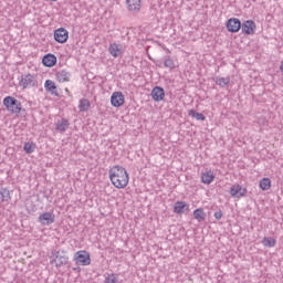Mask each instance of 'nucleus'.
I'll use <instances>...</instances> for the list:
<instances>
[{
	"instance_id": "1",
	"label": "nucleus",
	"mask_w": 283,
	"mask_h": 283,
	"mask_svg": "<svg viewBox=\"0 0 283 283\" xmlns=\"http://www.w3.org/2000/svg\"><path fill=\"white\" fill-rule=\"evenodd\" d=\"M108 174L111 182L116 189H125L129 185V174H127V170L123 166H113Z\"/></svg>"
},
{
	"instance_id": "2",
	"label": "nucleus",
	"mask_w": 283,
	"mask_h": 283,
	"mask_svg": "<svg viewBox=\"0 0 283 283\" xmlns=\"http://www.w3.org/2000/svg\"><path fill=\"white\" fill-rule=\"evenodd\" d=\"M3 105L11 114H21V102L19 99L7 96L3 98Z\"/></svg>"
},
{
	"instance_id": "3",
	"label": "nucleus",
	"mask_w": 283,
	"mask_h": 283,
	"mask_svg": "<svg viewBox=\"0 0 283 283\" xmlns=\"http://www.w3.org/2000/svg\"><path fill=\"white\" fill-rule=\"evenodd\" d=\"M75 264L81 266H90L92 264V259L90 258V252L87 251H77L74 254Z\"/></svg>"
},
{
	"instance_id": "4",
	"label": "nucleus",
	"mask_w": 283,
	"mask_h": 283,
	"mask_svg": "<svg viewBox=\"0 0 283 283\" xmlns=\"http://www.w3.org/2000/svg\"><path fill=\"white\" fill-rule=\"evenodd\" d=\"M56 220V216L53 212H43L39 216L38 222L43 227H50V224H54Z\"/></svg>"
},
{
	"instance_id": "5",
	"label": "nucleus",
	"mask_w": 283,
	"mask_h": 283,
	"mask_svg": "<svg viewBox=\"0 0 283 283\" xmlns=\"http://www.w3.org/2000/svg\"><path fill=\"white\" fill-rule=\"evenodd\" d=\"M226 28L228 32H232V34H235V32H240V28H242V22H240V19L238 18H230L226 23Z\"/></svg>"
},
{
	"instance_id": "6",
	"label": "nucleus",
	"mask_w": 283,
	"mask_h": 283,
	"mask_svg": "<svg viewBox=\"0 0 283 283\" xmlns=\"http://www.w3.org/2000/svg\"><path fill=\"white\" fill-rule=\"evenodd\" d=\"M20 87L27 90V87H34L36 85V77L32 74L22 75L19 83Z\"/></svg>"
},
{
	"instance_id": "7",
	"label": "nucleus",
	"mask_w": 283,
	"mask_h": 283,
	"mask_svg": "<svg viewBox=\"0 0 283 283\" xmlns=\"http://www.w3.org/2000/svg\"><path fill=\"white\" fill-rule=\"evenodd\" d=\"M67 39H70V32H67L65 28H60L54 31V40L57 43H67Z\"/></svg>"
},
{
	"instance_id": "8",
	"label": "nucleus",
	"mask_w": 283,
	"mask_h": 283,
	"mask_svg": "<svg viewBox=\"0 0 283 283\" xmlns=\"http://www.w3.org/2000/svg\"><path fill=\"white\" fill-rule=\"evenodd\" d=\"M111 105L113 107H123L125 105V95L122 92H115L111 96Z\"/></svg>"
},
{
	"instance_id": "9",
	"label": "nucleus",
	"mask_w": 283,
	"mask_h": 283,
	"mask_svg": "<svg viewBox=\"0 0 283 283\" xmlns=\"http://www.w3.org/2000/svg\"><path fill=\"white\" fill-rule=\"evenodd\" d=\"M150 95L155 103H160V101H165V88H163L161 86H155Z\"/></svg>"
},
{
	"instance_id": "10",
	"label": "nucleus",
	"mask_w": 283,
	"mask_h": 283,
	"mask_svg": "<svg viewBox=\"0 0 283 283\" xmlns=\"http://www.w3.org/2000/svg\"><path fill=\"white\" fill-rule=\"evenodd\" d=\"M230 196H232V198H244V196H247V188L240 185H233L230 188Z\"/></svg>"
},
{
	"instance_id": "11",
	"label": "nucleus",
	"mask_w": 283,
	"mask_h": 283,
	"mask_svg": "<svg viewBox=\"0 0 283 283\" xmlns=\"http://www.w3.org/2000/svg\"><path fill=\"white\" fill-rule=\"evenodd\" d=\"M255 28L256 25L253 20H247L241 24V30L243 34H255Z\"/></svg>"
},
{
	"instance_id": "12",
	"label": "nucleus",
	"mask_w": 283,
	"mask_h": 283,
	"mask_svg": "<svg viewBox=\"0 0 283 283\" xmlns=\"http://www.w3.org/2000/svg\"><path fill=\"white\" fill-rule=\"evenodd\" d=\"M109 54L114 56V59H118V56H123V46L117 43H113L108 48Z\"/></svg>"
},
{
	"instance_id": "13",
	"label": "nucleus",
	"mask_w": 283,
	"mask_h": 283,
	"mask_svg": "<svg viewBox=\"0 0 283 283\" xmlns=\"http://www.w3.org/2000/svg\"><path fill=\"white\" fill-rule=\"evenodd\" d=\"M42 63L45 67H54V65H56V55L52 53L44 55Z\"/></svg>"
},
{
	"instance_id": "14",
	"label": "nucleus",
	"mask_w": 283,
	"mask_h": 283,
	"mask_svg": "<svg viewBox=\"0 0 283 283\" xmlns=\"http://www.w3.org/2000/svg\"><path fill=\"white\" fill-rule=\"evenodd\" d=\"M69 128H70V120L65 118H61L60 120H57L55 126L56 132H60L61 134H63L64 132H67Z\"/></svg>"
},
{
	"instance_id": "15",
	"label": "nucleus",
	"mask_w": 283,
	"mask_h": 283,
	"mask_svg": "<svg viewBox=\"0 0 283 283\" xmlns=\"http://www.w3.org/2000/svg\"><path fill=\"white\" fill-rule=\"evenodd\" d=\"M46 92H50L52 96H59V91H56V84L52 80H46L44 83Z\"/></svg>"
},
{
	"instance_id": "16",
	"label": "nucleus",
	"mask_w": 283,
	"mask_h": 283,
	"mask_svg": "<svg viewBox=\"0 0 283 283\" xmlns=\"http://www.w3.org/2000/svg\"><path fill=\"white\" fill-rule=\"evenodd\" d=\"M174 211L175 213L182 214L185 211H189V205L185 201H177L175 202Z\"/></svg>"
},
{
	"instance_id": "17",
	"label": "nucleus",
	"mask_w": 283,
	"mask_h": 283,
	"mask_svg": "<svg viewBox=\"0 0 283 283\" xmlns=\"http://www.w3.org/2000/svg\"><path fill=\"white\" fill-rule=\"evenodd\" d=\"M56 81H59V83H67V81H70V76H72V74H70V72L65 71V70H61L57 71L56 74Z\"/></svg>"
},
{
	"instance_id": "18",
	"label": "nucleus",
	"mask_w": 283,
	"mask_h": 283,
	"mask_svg": "<svg viewBox=\"0 0 283 283\" xmlns=\"http://www.w3.org/2000/svg\"><path fill=\"white\" fill-rule=\"evenodd\" d=\"M214 179H216V176L211 170H208L201 174V182H203V185H211Z\"/></svg>"
},
{
	"instance_id": "19",
	"label": "nucleus",
	"mask_w": 283,
	"mask_h": 283,
	"mask_svg": "<svg viewBox=\"0 0 283 283\" xmlns=\"http://www.w3.org/2000/svg\"><path fill=\"white\" fill-rule=\"evenodd\" d=\"M129 12H140V0H126Z\"/></svg>"
},
{
	"instance_id": "20",
	"label": "nucleus",
	"mask_w": 283,
	"mask_h": 283,
	"mask_svg": "<svg viewBox=\"0 0 283 283\" xmlns=\"http://www.w3.org/2000/svg\"><path fill=\"white\" fill-rule=\"evenodd\" d=\"M193 218L195 220H198V222H203V220L207 218V213H205L202 208H198L193 211Z\"/></svg>"
},
{
	"instance_id": "21",
	"label": "nucleus",
	"mask_w": 283,
	"mask_h": 283,
	"mask_svg": "<svg viewBox=\"0 0 283 283\" xmlns=\"http://www.w3.org/2000/svg\"><path fill=\"white\" fill-rule=\"evenodd\" d=\"M188 116L196 118V120H207V117L202 113H198L195 109L188 111Z\"/></svg>"
},
{
	"instance_id": "22",
	"label": "nucleus",
	"mask_w": 283,
	"mask_h": 283,
	"mask_svg": "<svg viewBox=\"0 0 283 283\" xmlns=\"http://www.w3.org/2000/svg\"><path fill=\"white\" fill-rule=\"evenodd\" d=\"M214 83H217V85H219V87H227V85H229V83H231V78H229V77H216Z\"/></svg>"
},
{
	"instance_id": "23",
	"label": "nucleus",
	"mask_w": 283,
	"mask_h": 283,
	"mask_svg": "<svg viewBox=\"0 0 283 283\" xmlns=\"http://www.w3.org/2000/svg\"><path fill=\"white\" fill-rule=\"evenodd\" d=\"M0 200L1 202H8L10 200V190L0 188Z\"/></svg>"
},
{
	"instance_id": "24",
	"label": "nucleus",
	"mask_w": 283,
	"mask_h": 283,
	"mask_svg": "<svg viewBox=\"0 0 283 283\" xmlns=\"http://www.w3.org/2000/svg\"><path fill=\"white\" fill-rule=\"evenodd\" d=\"M259 186L262 189V191H269V189H271V179L270 178H263L260 181Z\"/></svg>"
},
{
	"instance_id": "25",
	"label": "nucleus",
	"mask_w": 283,
	"mask_h": 283,
	"mask_svg": "<svg viewBox=\"0 0 283 283\" xmlns=\"http://www.w3.org/2000/svg\"><path fill=\"white\" fill-rule=\"evenodd\" d=\"M34 149H36V144L32 142H28L23 146V150L25 151V154H34Z\"/></svg>"
},
{
	"instance_id": "26",
	"label": "nucleus",
	"mask_w": 283,
	"mask_h": 283,
	"mask_svg": "<svg viewBox=\"0 0 283 283\" xmlns=\"http://www.w3.org/2000/svg\"><path fill=\"white\" fill-rule=\"evenodd\" d=\"M276 242L277 241L275 239L268 238V237L263 238V240H262L263 247H268L269 249L275 247Z\"/></svg>"
},
{
	"instance_id": "27",
	"label": "nucleus",
	"mask_w": 283,
	"mask_h": 283,
	"mask_svg": "<svg viewBox=\"0 0 283 283\" xmlns=\"http://www.w3.org/2000/svg\"><path fill=\"white\" fill-rule=\"evenodd\" d=\"M78 109L80 112H87V109H90V99L87 98L81 99L78 104Z\"/></svg>"
},
{
	"instance_id": "28",
	"label": "nucleus",
	"mask_w": 283,
	"mask_h": 283,
	"mask_svg": "<svg viewBox=\"0 0 283 283\" xmlns=\"http://www.w3.org/2000/svg\"><path fill=\"white\" fill-rule=\"evenodd\" d=\"M69 261H70V258H67L65 255H60L57 258V262L55 264L56 269H59L61 266H65V264H67Z\"/></svg>"
},
{
	"instance_id": "29",
	"label": "nucleus",
	"mask_w": 283,
	"mask_h": 283,
	"mask_svg": "<svg viewBox=\"0 0 283 283\" xmlns=\"http://www.w3.org/2000/svg\"><path fill=\"white\" fill-rule=\"evenodd\" d=\"M105 283H120L119 281H118V274H114V273H112V274H108L106 277H105V281H104Z\"/></svg>"
},
{
	"instance_id": "30",
	"label": "nucleus",
	"mask_w": 283,
	"mask_h": 283,
	"mask_svg": "<svg viewBox=\"0 0 283 283\" xmlns=\"http://www.w3.org/2000/svg\"><path fill=\"white\" fill-rule=\"evenodd\" d=\"M164 66L168 67L169 70H176V64L174 63V60L166 59L164 62Z\"/></svg>"
},
{
	"instance_id": "31",
	"label": "nucleus",
	"mask_w": 283,
	"mask_h": 283,
	"mask_svg": "<svg viewBox=\"0 0 283 283\" xmlns=\"http://www.w3.org/2000/svg\"><path fill=\"white\" fill-rule=\"evenodd\" d=\"M222 216H224V213H222V210H218L214 212L216 220H222Z\"/></svg>"
},
{
	"instance_id": "32",
	"label": "nucleus",
	"mask_w": 283,
	"mask_h": 283,
	"mask_svg": "<svg viewBox=\"0 0 283 283\" xmlns=\"http://www.w3.org/2000/svg\"><path fill=\"white\" fill-rule=\"evenodd\" d=\"M51 254H52V258H55L56 260H59V258L61 256L60 252L56 251V250H53V251L51 252Z\"/></svg>"
},
{
	"instance_id": "33",
	"label": "nucleus",
	"mask_w": 283,
	"mask_h": 283,
	"mask_svg": "<svg viewBox=\"0 0 283 283\" xmlns=\"http://www.w3.org/2000/svg\"><path fill=\"white\" fill-rule=\"evenodd\" d=\"M59 262V259L54 258L53 260H51V264H55Z\"/></svg>"
},
{
	"instance_id": "34",
	"label": "nucleus",
	"mask_w": 283,
	"mask_h": 283,
	"mask_svg": "<svg viewBox=\"0 0 283 283\" xmlns=\"http://www.w3.org/2000/svg\"><path fill=\"white\" fill-rule=\"evenodd\" d=\"M280 70L282 72V74H283V61L281 62Z\"/></svg>"
}]
</instances>
